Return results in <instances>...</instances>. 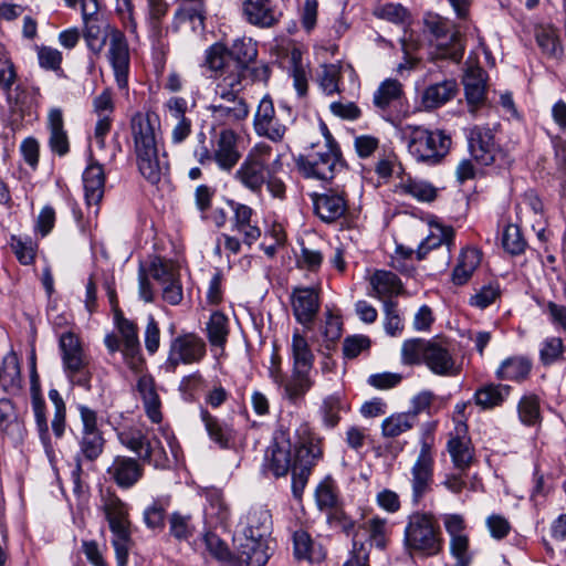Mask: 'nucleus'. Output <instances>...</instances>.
Returning a JSON list of instances; mask_svg holds the SVG:
<instances>
[{"label":"nucleus","instance_id":"nucleus-53","mask_svg":"<svg viewBox=\"0 0 566 566\" xmlns=\"http://www.w3.org/2000/svg\"><path fill=\"white\" fill-rule=\"evenodd\" d=\"M374 15L398 27L406 29L412 22L411 14L407 8L400 3L379 4L374 9Z\"/></svg>","mask_w":566,"mask_h":566},{"label":"nucleus","instance_id":"nucleus-49","mask_svg":"<svg viewBox=\"0 0 566 566\" xmlns=\"http://www.w3.org/2000/svg\"><path fill=\"white\" fill-rule=\"evenodd\" d=\"M269 470L280 478L293 471V455L290 443L275 442L269 448Z\"/></svg>","mask_w":566,"mask_h":566},{"label":"nucleus","instance_id":"nucleus-57","mask_svg":"<svg viewBox=\"0 0 566 566\" xmlns=\"http://www.w3.org/2000/svg\"><path fill=\"white\" fill-rule=\"evenodd\" d=\"M49 399L54 406V416L51 420V429L56 439H61L66 429V406L56 389L49 390Z\"/></svg>","mask_w":566,"mask_h":566},{"label":"nucleus","instance_id":"nucleus-40","mask_svg":"<svg viewBox=\"0 0 566 566\" xmlns=\"http://www.w3.org/2000/svg\"><path fill=\"white\" fill-rule=\"evenodd\" d=\"M48 127L50 129L49 145L51 150L59 156L66 155L70 150V145L61 109L52 108L49 112Z\"/></svg>","mask_w":566,"mask_h":566},{"label":"nucleus","instance_id":"nucleus-8","mask_svg":"<svg viewBox=\"0 0 566 566\" xmlns=\"http://www.w3.org/2000/svg\"><path fill=\"white\" fill-rule=\"evenodd\" d=\"M297 168L306 178L332 180L336 172L345 168L338 149L328 143L313 146L296 160Z\"/></svg>","mask_w":566,"mask_h":566},{"label":"nucleus","instance_id":"nucleus-38","mask_svg":"<svg viewBox=\"0 0 566 566\" xmlns=\"http://www.w3.org/2000/svg\"><path fill=\"white\" fill-rule=\"evenodd\" d=\"M314 386V379L311 377V370L292 368L289 379H285L281 390L282 397L292 403H296Z\"/></svg>","mask_w":566,"mask_h":566},{"label":"nucleus","instance_id":"nucleus-1","mask_svg":"<svg viewBox=\"0 0 566 566\" xmlns=\"http://www.w3.org/2000/svg\"><path fill=\"white\" fill-rule=\"evenodd\" d=\"M69 8H75L80 2L82 19L84 24L83 38L87 49L99 54L106 41L109 40L107 50V60L112 66L117 87L123 91L128 90L129 75V46L125 34L117 28L105 23L98 15L97 0H64Z\"/></svg>","mask_w":566,"mask_h":566},{"label":"nucleus","instance_id":"nucleus-46","mask_svg":"<svg viewBox=\"0 0 566 566\" xmlns=\"http://www.w3.org/2000/svg\"><path fill=\"white\" fill-rule=\"evenodd\" d=\"M206 335L212 348L224 350L230 334L229 318L221 312H213L206 323Z\"/></svg>","mask_w":566,"mask_h":566},{"label":"nucleus","instance_id":"nucleus-10","mask_svg":"<svg viewBox=\"0 0 566 566\" xmlns=\"http://www.w3.org/2000/svg\"><path fill=\"white\" fill-rule=\"evenodd\" d=\"M207 355V344L193 332H182L171 338L164 368L175 373L180 365L200 364Z\"/></svg>","mask_w":566,"mask_h":566},{"label":"nucleus","instance_id":"nucleus-33","mask_svg":"<svg viewBox=\"0 0 566 566\" xmlns=\"http://www.w3.org/2000/svg\"><path fill=\"white\" fill-rule=\"evenodd\" d=\"M443 244L447 247L449 261L451 249L454 247V231L451 227L441 223H431L430 233L418 247L417 258L421 260L430 250L437 249Z\"/></svg>","mask_w":566,"mask_h":566},{"label":"nucleus","instance_id":"nucleus-19","mask_svg":"<svg viewBox=\"0 0 566 566\" xmlns=\"http://www.w3.org/2000/svg\"><path fill=\"white\" fill-rule=\"evenodd\" d=\"M106 472L111 481L119 489L129 490L144 476V467L143 463L135 458L116 455Z\"/></svg>","mask_w":566,"mask_h":566},{"label":"nucleus","instance_id":"nucleus-36","mask_svg":"<svg viewBox=\"0 0 566 566\" xmlns=\"http://www.w3.org/2000/svg\"><path fill=\"white\" fill-rule=\"evenodd\" d=\"M138 170L151 185L160 181L167 170V164L158 156V147L136 150Z\"/></svg>","mask_w":566,"mask_h":566},{"label":"nucleus","instance_id":"nucleus-51","mask_svg":"<svg viewBox=\"0 0 566 566\" xmlns=\"http://www.w3.org/2000/svg\"><path fill=\"white\" fill-rule=\"evenodd\" d=\"M402 93V85L399 81L387 78L374 93V105L379 112L386 113L392 104L400 99Z\"/></svg>","mask_w":566,"mask_h":566},{"label":"nucleus","instance_id":"nucleus-62","mask_svg":"<svg viewBox=\"0 0 566 566\" xmlns=\"http://www.w3.org/2000/svg\"><path fill=\"white\" fill-rule=\"evenodd\" d=\"M429 340L423 339H408L405 340L401 347V360L405 365H418L424 363L427 346Z\"/></svg>","mask_w":566,"mask_h":566},{"label":"nucleus","instance_id":"nucleus-50","mask_svg":"<svg viewBox=\"0 0 566 566\" xmlns=\"http://www.w3.org/2000/svg\"><path fill=\"white\" fill-rule=\"evenodd\" d=\"M511 392V386L502 384H488L474 394V401L482 409H492L501 406Z\"/></svg>","mask_w":566,"mask_h":566},{"label":"nucleus","instance_id":"nucleus-31","mask_svg":"<svg viewBox=\"0 0 566 566\" xmlns=\"http://www.w3.org/2000/svg\"><path fill=\"white\" fill-rule=\"evenodd\" d=\"M465 431V426L460 424L457 427V434L451 436L447 443L453 465L461 471L467 470L473 460V449Z\"/></svg>","mask_w":566,"mask_h":566},{"label":"nucleus","instance_id":"nucleus-17","mask_svg":"<svg viewBox=\"0 0 566 566\" xmlns=\"http://www.w3.org/2000/svg\"><path fill=\"white\" fill-rule=\"evenodd\" d=\"M203 66L210 72L208 77L216 81V85L222 83L223 80L235 75L238 82L241 83V75L235 69L229 49L222 43H214L206 50Z\"/></svg>","mask_w":566,"mask_h":566},{"label":"nucleus","instance_id":"nucleus-2","mask_svg":"<svg viewBox=\"0 0 566 566\" xmlns=\"http://www.w3.org/2000/svg\"><path fill=\"white\" fill-rule=\"evenodd\" d=\"M403 547L409 556L432 557L443 548L438 520L431 513L416 512L408 516L403 531Z\"/></svg>","mask_w":566,"mask_h":566},{"label":"nucleus","instance_id":"nucleus-45","mask_svg":"<svg viewBox=\"0 0 566 566\" xmlns=\"http://www.w3.org/2000/svg\"><path fill=\"white\" fill-rule=\"evenodd\" d=\"M292 368L312 370L315 356L308 344L306 333L294 329L291 342Z\"/></svg>","mask_w":566,"mask_h":566},{"label":"nucleus","instance_id":"nucleus-58","mask_svg":"<svg viewBox=\"0 0 566 566\" xmlns=\"http://www.w3.org/2000/svg\"><path fill=\"white\" fill-rule=\"evenodd\" d=\"M49 399L54 406V416L51 420V429L56 439H61L66 429V406L56 389L49 390Z\"/></svg>","mask_w":566,"mask_h":566},{"label":"nucleus","instance_id":"nucleus-15","mask_svg":"<svg viewBox=\"0 0 566 566\" xmlns=\"http://www.w3.org/2000/svg\"><path fill=\"white\" fill-rule=\"evenodd\" d=\"M239 143L240 136L230 127L220 129L211 138L214 164L220 170L230 172L238 165L242 157Z\"/></svg>","mask_w":566,"mask_h":566},{"label":"nucleus","instance_id":"nucleus-32","mask_svg":"<svg viewBox=\"0 0 566 566\" xmlns=\"http://www.w3.org/2000/svg\"><path fill=\"white\" fill-rule=\"evenodd\" d=\"M242 534L255 538L269 539L272 530V515L264 506L251 507L244 516Z\"/></svg>","mask_w":566,"mask_h":566},{"label":"nucleus","instance_id":"nucleus-55","mask_svg":"<svg viewBox=\"0 0 566 566\" xmlns=\"http://www.w3.org/2000/svg\"><path fill=\"white\" fill-rule=\"evenodd\" d=\"M344 409L342 398L338 394L325 397L319 407L322 423L327 429L335 428L339 420V412Z\"/></svg>","mask_w":566,"mask_h":566},{"label":"nucleus","instance_id":"nucleus-43","mask_svg":"<svg viewBox=\"0 0 566 566\" xmlns=\"http://www.w3.org/2000/svg\"><path fill=\"white\" fill-rule=\"evenodd\" d=\"M31 406L39 439L43 446L45 454L50 461H53L55 453L48 424L45 401L42 397H33V399H31Z\"/></svg>","mask_w":566,"mask_h":566},{"label":"nucleus","instance_id":"nucleus-37","mask_svg":"<svg viewBox=\"0 0 566 566\" xmlns=\"http://www.w3.org/2000/svg\"><path fill=\"white\" fill-rule=\"evenodd\" d=\"M458 93L454 80H444L424 88L421 95V105L424 109H436L451 101Z\"/></svg>","mask_w":566,"mask_h":566},{"label":"nucleus","instance_id":"nucleus-20","mask_svg":"<svg viewBox=\"0 0 566 566\" xmlns=\"http://www.w3.org/2000/svg\"><path fill=\"white\" fill-rule=\"evenodd\" d=\"M471 155L483 166L494 163L499 147L495 143L493 129L486 126H473L468 134Z\"/></svg>","mask_w":566,"mask_h":566},{"label":"nucleus","instance_id":"nucleus-3","mask_svg":"<svg viewBox=\"0 0 566 566\" xmlns=\"http://www.w3.org/2000/svg\"><path fill=\"white\" fill-rule=\"evenodd\" d=\"M242 82L232 75L216 85L213 99L207 107L214 126L230 127L244 122L250 114V106L241 95Z\"/></svg>","mask_w":566,"mask_h":566},{"label":"nucleus","instance_id":"nucleus-26","mask_svg":"<svg viewBox=\"0 0 566 566\" xmlns=\"http://www.w3.org/2000/svg\"><path fill=\"white\" fill-rule=\"evenodd\" d=\"M115 323L123 339V354L128 365L134 369H138L143 359L137 325L133 321L124 317L122 313L115 314Z\"/></svg>","mask_w":566,"mask_h":566},{"label":"nucleus","instance_id":"nucleus-12","mask_svg":"<svg viewBox=\"0 0 566 566\" xmlns=\"http://www.w3.org/2000/svg\"><path fill=\"white\" fill-rule=\"evenodd\" d=\"M434 472V454L432 437L424 436L420 442L419 453L410 468L409 483L411 488V502L418 505L431 492Z\"/></svg>","mask_w":566,"mask_h":566},{"label":"nucleus","instance_id":"nucleus-13","mask_svg":"<svg viewBox=\"0 0 566 566\" xmlns=\"http://www.w3.org/2000/svg\"><path fill=\"white\" fill-rule=\"evenodd\" d=\"M292 119H281L275 112L272 98L264 95L253 116V129L259 137L266 138L272 143L283 142Z\"/></svg>","mask_w":566,"mask_h":566},{"label":"nucleus","instance_id":"nucleus-39","mask_svg":"<svg viewBox=\"0 0 566 566\" xmlns=\"http://www.w3.org/2000/svg\"><path fill=\"white\" fill-rule=\"evenodd\" d=\"M137 390L142 397L145 412L154 423H159L163 419L160 411L161 402L156 391L153 377L143 375L137 381Z\"/></svg>","mask_w":566,"mask_h":566},{"label":"nucleus","instance_id":"nucleus-14","mask_svg":"<svg viewBox=\"0 0 566 566\" xmlns=\"http://www.w3.org/2000/svg\"><path fill=\"white\" fill-rule=\"evenodd\" d=\"M297 442L293 454V469L312 472L323 458L322 438L312 432L307 424L296 430Z\"/></svg>","mask_w":566,"mask_h":566},{"label":"nucleus","instance_id":"nucleus-59","mask_svg":"<svg viewBox=\"0 0 566 566\" xmlns=\"http://www.w3.org/2000/svg\"><path fill=\"white\" fill-rule=\"evenodd\" d=\"M401 191L418 201L430 202L437 197V189L429 182L407 178L400 184Z\"/></svg>","mask_w":566,"mask_h":566},{"label":"nucleus","instance_id":"nucleus-64","mask_svg":"<svg viewBox=\"0 0 566 566\" xmlns=\"http://www.w3.org/2000/svg\"><path fill=\"white\" fill-rule=\"evenodd\" d=\"M340 67L337 64H323L317 73V82L326 95L338 92Z\"/></svg>","mask_w":566,"mask_h":566},{"label":"nucleus","instance_id":"nucleus-35","mask_svg":"<svg viewBox=\"0 0 566 566\" xmlns=\"http://www.w3.org/2000/svg\"><path fill=\"white\" fill-rule=\"evenodd\" d=\"M532 370V360L523 355L510 356L501 361L495 370V376L500 380L513 382H523Z\"/></svg>","mask_w":566,"mask_h":566},{"label":"nucleus","instance_id":"nucleus-28","mask_svg":"<svg viewBox=\"0 0 566 566\" xmlns=\"http://www.w3.org/2000/svg\"><path fill=\"white\" fill-rule=\"evenodd\" d=\"M242 11L250 24L265 29L274 27L281 15L272 0H244Z\"/></svg>","mask_w":566,"mask_h":566},{"label":"nucleus","instance_id":"nucleus-29","mask_svg":"<svg viewBox=\"0 0 566 566\" xmlns=\"http://www.w3.org/2000/svg\"><path fill=\"white\" fill-rule=\"evenodd\" d=\"M424 364L438 376H455L459 373L455 360L449 349L438 342L429 340Z\"/></svg>","mask_w":566,"mask_h":566},{"label":"nucleus","instance_id":"nucleus-41","mask_svg":"<svg viewBox=\"0 0 566 566\" xmlns=\"http://www.w3.org/2000/svg\"><path fill=\"white\" fill-rule=\"evenodd\" d=\"M0 430L14 441H22L27 432L12 401L6 398L0 399Z\"/></svg>","mask_w":566,"mask_h":566},{"label":"nucleus","instance_id":"nucleus-63","mask_svg":"<svg viewBox=\"0 0 566 566\" xmlns=\"http://www.w3.org/2000/svg\"><path fill=\"white\" fill-rule=\"evenodd\" d=\"M10 245L21 264L29 265L35 258L36 244L28 235H12Z\"/></svg>","mask_w":566,"mask_h":566},{"label":"nucleus","instance_id":"nucleus-42","mask_svg":"<svg viewBox=\"0 0 566 566\" xmlns=\"http://www.w3.org/2000/svg\"><path fill=\"white\" fill-rule=\"evenodd\" d=\"M208 505L205 509L207 522L214 527H226L231 517V510L218 490L207 494Z\"/></svg>","mask_w":566,"mask_h":566},{"label":"nucleus","instance_id":"nucleus-34","mask_svg":"<svg viewBox=\"0 0 566 566\" xmlns=\"http://www.w3.org/2000/svg\"><path fill=\"white\" fill-rule=\"evenodd\" d=\"M200 419L209 439L220 449H229L234 441L233 429L211 415L206 408H200Z\"/></svg>","mask_w":566,"mask_h":566},{"label":"nucleus","instance_id":"nucleus-21","mask_svg":"<svg viewBox=\"0 0 566 566\" xmlns=\"http://www.w3.org/2000/svg\"><path fill=\"white\" fill-rule=\"evenodd\" d=\"M389 535L388 521L379 516H373L358 524L354 533L353 545L355 542H363L368 549L374 546L384 551L389 542Z\"/></svg>","mask_w":566,"mask_h":566},{"label":"nucleus","instance_id":"nucleus-47","mask_svg":"<svg viewBox=\"0 0 566 566\" xmlns=\"http://www.w3.org/2000/svg\"><path fill=\"white\" fill-rule=\"evenodd\" d=\"M481 262V252L475 248L463 249L452 272V282L455 285L465 284Z\"/></svg>","mask_w":566,"mask_h":566},{"label":"nucleus","instance_id":"nucleus-44","mask_svg":"<svg viewBox=\"0 0 566 566\" xmlns=\"http://www.w3.org/2000/svg\"><path fill=\"white\" fill-rule=\"evenodd\" d=\"M0 385L9 394H17L22 388L19 358L15 353H8L0 365Z\"/></svg>","mask_w":566,"mask_h":566},{"label":"nucleus","instance_id":"nucleus-52","mask_svg":"<svg viewBox=\"0 0 566 566\" xmlns=\"http://www.w3.org/2000/svg\"><path fill=\"white\" fill-rule=\"evenodd\" d=\"M294 555L297 559H306L311 563H318L324 558V552L312 541L310 534L303 530L296 531L293 535Z\"/></svg>","mask_w":566,"mask_h":566},{"label":"nucleus","instance_id":"nucleus-4","mask_svg":"<svg viewBox=\"0 0 566 566\" xmlns=\"http://www.w3.org/2000/svg\"><path fill=\"white\" fill-rule=\"evenodd\" d=\"M409 155L419 164L434 166L442 161L451 146V137L440 129L407 125L402 129Z\"/></svg>","mask_w":566,"mask_h":566},{"label":"nucleus","instance_id":"nucleus-25","mask_svg":"<svg viewBox=\"0 0 566 566\" xmlns=\"http://www.w3.org/2000/svg\"><path fill=\"white\" fill-rule=\"evenodd\" d=\"M235 541L238 542L235 559L240 565L265 566L270 558L269 539L261 538L259 541L254 536L250 538L242 534V537H238Z\"/></svg>","mask_w":566,"mask_h":566},{"label":"nucleus","instance_id":"nucleus-24","mask_svg":"<svg viewBox=\"0 0 566 566\" xmlns=\"http://www.w3.org/2000/svg\"><path fill=\"white\" fill-rule=\"evenodd\" d=\"M158 125V117L156 114L147 112L136 113L130 120L132 135L134 139V147L136 150L149 149L158 147L156 126Z\"/></svg>","mask_w":566,"mask_h":566},{"label":"nucleus","instance_id":"nucleus-61","mask_svg":"<svg viewBox=\"0 0 566 566\" xmlns=\"http://www.w3.org/2000/svg\"><path fill=\"white\" fill-rule=\"evenodd\" d=\"M536 42L542 52L551 57H558L562 54V46L557 31L553 27H544L536 31Z\"/></svg>","mask_w":566,"mask_h":566},{"label":"nucleus","instance_id":"nucleus-18","mask_svg":"<svg viewBox=\"0 0 566 566\" xmlns=\"http://www.w3.org/2000/svg\"><path fill=\"white\" fill-rule=\"evenodd\" d=\"M315 214L324 222L332 223L345 216L347 211L346 193L329 189L324 193H311Z\"/></svg>","mask_w":566,"mask_h":566},{"label":"nucleus","instance_id":"nucleus-60","mask_svg":"<svg viewBox=\"0 0 566 566\" xmlns=\"http://www.w3.org/2000/svg\"><path fill=\"white\" fill-rule=\"evenodd\" d=\"M169 501L167 499L154 500L144 511V523L148 528H163Z\"/></svg>","mask_w":566,"mask_h":566},{"label":"nucleus","instance_id":"nucleus-11","mask_svg":"<svg viewBox=\"0 0 566 566\" xmlns=\"http://www.w3.org/2000/svg\"><path fill=\"white\" fill-rule=\"evenodd\" d=\"M82 429L77 438L78 452L75 455L76 471H81L82 461L93 462L104 451L105 439L97 426V413L85 405H78Z\"/></svg>","mask_w":566,"mask_h":566},{"label":"nucleus","instance_id":"nucleus-6","mask_svg":"<svg viewBox=\"0 0 566 566\" xmlns=\"http://www.w3.org/2000/svg\"><path fill=\"white\" fill-rule=\"evenodd\" d=\"M423 32L434 45L433 59L461 61L464 53L463 36L452 21L428 12L423 17Z\"/></svg>","mask_w":566,"mask_h":566},{"label":"nucleus","instance_id":"nucleus-48","mask_svg":"<svg viewBox=\"0 0 566 566\" xmlns=\"http://www.w3.org/2000/svg\"><path fill=\"white\" fill-rule=\"evenodd\" d=\"M229 54L241 75V80H243L249 64L258 56L256 43L250 38L237 39L229 50Z\"/></svg>","mask_w":566,"mask_h":566},{"label":"nucleus","instance_id":"nucleus-5","mask_svg":"<svg viewBox=\"0 0 566 566\" xmlns=\"http://www.w3.org/2000/svg\"><path fill=\"white\" fill-rule=\"evenodd\" d=\"M101 509L113 534L112 545L117 566H127L129 551L133 546L130 521L127 504L114 492L102 495Z\"/></svg>","mask_w":566,"mask_h":566},{"label":"nucleus","instance_id":"nucleus-54","mask_svg":"<svg viewBox=\"0 0 566 566\" xmlns=\"http://www.w3.org/2000/svg\"><path fill=\"white\" fill-rule=\"evenodd\" d=\"M413 416L407 412H396L385 418L381 422L384 438H396L415 427Z\"/></svg>","mask_w":566,"mask_h":566},{"label":"nucleus","instance_id":"nucleus-16","mask_svg":"<svg viewBox=\"0 0 566 566\" xmlns=\"http://www.w3.org/2000/svg\"><path fill=\"white\" fill-rule=\"evenodd\" d=\"M291 306L296 322L305 329H311L321 306L318 291L311 286L294 287L291 294Z\"/></svg>","mask_w":566,"mask_h":566},{"label":"nucleus","instance_id":"nucleus-30","mask_svg":"<svg viewBox=\"0 0 566 566\" xmlns=\"http://www.w3.org/2000/svg\"><path fill=\"white\" fill-rule=\"evenodd\" d=\"M369 284L371 292L369 296L378 300H391V297L399 295L402 292V283L400 279L391 271L376 270L369 276Z\"/></svg>","mask_w":566,"mask_h":566},{"label":"nucleus","instance_id":"nucleus-22","mask_svg":"<svg viewBox=\"0 0 566 566\" xmlns=\"http://www.w3.org/2000/svg\"><path fill=\"white\" fill-rule=\"evenodd\" d=\"M83 187L88 216H97L99 202L104 196L105 172L98 163L90 164L83 172Z\"/></svg>","mask_w":566,"mask_h":566},{"label":"nucleus","instance_id":"nucleus-9","mask_svg":"<svg viewBox=\"0 0 566 566\" xmlns=\"http://www.w3.org/2000/svg\"><path fill=\"white\" fill-rule=\"evenodd\" d=\"M59 347L64 373L69 380L74 385L88 388L91 382L90 358L85 354L80 338L72 332L62 333L59 338Z\"/></svg>","mask_w":566,"mask_h":566},{"label":"nucleus","instance_id":"nucleus-56","mask_svg":"<svg viewBox=\"0 0 566 566\" xmlns=\"http://www.w3.org/2000/svg\"><path fill=\"white\" fill-rule=\"evenodd\" d=\"M140 459L143 462L151 464L156 469H167L170 465L169 455L163 442L156 437L147 441Z\"/></svg>","mask_w":566,"mask_h":566},{"label":"nucleus","instance_id":"nucleus-27","mask_svg":"<svg viewBox=\"0 0 566 566\" xmlns=\"http://www.w3.org/2000/svg\"><path fill=\"white\" fill-rule=\"evenodd\" d=\"M230 206L233 211L231 219L232 231L242 235V242L251 247L261 237V229L252 221L254 211L251 207L231 201Z\"/></svg>","mask_w":566,"mask_h":566},{"label":"nucleus","instance_id":"nucleus-23","mask_svg":"<svg viewBox=\"0 0 566 566\" xmlns=\"http://www.w3.org/2000/svg\"><path fill=\"white\" fill-rule=\"evenodd\" d=\"M469 112L475 115L486 101V73L480 66H469L462 80Z\"/></svg>","mask_w":566,"mask_h":566},{"label":"nucleus","instance_id":"nucleus-7","mask_svg":"<svg viewBox=\"0 0 566 566\" xmlns=\"http://www.w3.org/2000/svg\"><path fill=\"white\" fill-rule=\"evenodd\" d=\"M271 156L272 147L269 144L256 143L235 170L234 179L251 192L261 193L270 172L281 167V155L270 164Z\"/></svg>","mask_w":566,"mask_h":566}]
</instances>
